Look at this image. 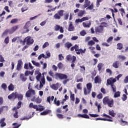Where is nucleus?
Wrapping results in <instances>:
<instances>
[{"mask_svg": "<svg viewBox=\"0 0 128 128\" xmlns=\"http://www.w3.org/2000/svg\"><path fill=\"white\" fill-rule=\"evenodd\" d=\"M42 58H48V57H46L44 54H42L38 56V60H42Z\"/></svg>", "mask_w": 128, "mask_h": 128, "instance_id": "c03bdc74", "label": "nucleus"}, {"mask_svg": "<svg viewBox=\"0 0 128 128\" xmlns=\"http://www.w3.org/2000/svg\"><path fill=\"white\" fill-rule=\"evenodd\" d=\"M101 92H102L104 94H106V89L104 88H102L100 89Z\"/></svg>", "mask_w": 128, "mask_h": 128, "instance_id": "052dcab7", "label": "nucleus"}, {"mask_svg": "<svg viewBox=\"0 0 128 128\" xmlns=\"http://www.w3.org/2000/svg\"><path fill=\"white\" fill-rule=\"evenodd\" d=\"M54 104L57 106H60V100H56V98H55L54 100Z\"/></svg>", "mask_w": 128, "mask_h": 128, "instance_id": "f704fd0d", "label": "nucleus"}, {"mask_svg": "<svg viewBox=\"0 0 128 128\" xmlns=\"http://www.w3.org/2000/svg\"><path fill=\"white\" fill-rule=\"evenodd\" d=\"M122 100L124 102L126 100L128 99V97L126 96V95L125 94H124L122 96Z\"/></svg>", "mask_w": 128, "mask_h": 128, "instance_id": "680f3d73", "label": "nucleus"}, {"mask_svg": "<svg viewBox=\"0 0 128 128\" xmlns=\"http://www.w3.org/2000/svg\"><path fill=\"white\" fill-rule=\"evenodd\" d=\"M94 9V3H92L90 5H89L88 8H86V10H92Z\"/></svg>", "mask_w": 128, "mask_h": 128, "instance_id": "09e8293b", "label": "nucleus"}, {"mask_svg": "<svg viewBox=\"0 0 128 128\" xmlns=\"http://www.w3.org/2000/svg\"><path fill=\"white\" fill-rule=\"evenodd\" d=\"M32 102H34L36 104H40L42 102V99L40 97L36 98V96H34L32 99Z\"/></svg>", "mask_w": 128, "mask_h": 128, "instance_id": "9b49d317", "label": "nucleus"}, {"mask_svg": "<svg viewBox=\"0 0 128 128\" xmlns=\"http://www.w3.org/2000/svg\"><path fill=\"white\" fill-rule=\"evenodd\" d=\"M52 112V110H46L45 111L40 113L41 116H46V114H50Z\"/></svg>", "mask_w": 128, "mask_h": 128, "instance_id": "4be33fe9", "label": "nucleus"}, {"mask_svg": "<svg viewBox=\"0 0 128 128\" xmlns=\"http://www.w3.org/2000/svg\"><path fill=\"white\" fill-rule=\"evenodd\" d=\"M74 50L76 52V54H84L86 52V50H84L82 48L80 49V47H78V44H75L74 46L71 47L70 49V52H74Z\"/></svg>", "mask_w": 128, "mask_h": 128, "instance_id": "7ed1b4c3", "label": "nucleus"}, {"mask_svg": "<svg viewBox=\"0 0 128 128\" xmlns=\"http://www.w3.org/2000/svg\"><path fill=\"white\" fill-rule=\"evenodd\" d=\"M120 92L119 91L115 92L114 98H120Z\"/></svg>", "mask_w": 128, "mask_h": 128, "instance_id": "a18cd8bd", "label": "nucleus"}, {"mask_svg": "<svg viewBox=\"0 0 128 128\" xmlns=\"http://www.w3.org/2000/svg\"><path fill=\"white\" fill-rule=\"evenodd\" d=\"M50 100L52 102V100H54V96H52L50 97V96H49L47 98V101L48 102H49V104H50Z\"/></svg>", "mask_w": 128, "mask_h": 128, "instance_id": "58836bf2", "label": "nucleus"}, {"mask_svg": "<svg viewBox=\"0 0 128 128\" xmlns=\"http://www.w3.org/2000/svg\"><path fill=\"white\" fill-rule=\"evenodd\" d=\"M76 56H73V59L72 61V64L70 65V66L72 67V70H74V66H76V64H74V62H76Z\"/></svg>", "mask_w": 128, "mask_h": 128, "instance_id": "a211bd4d", "label": "nucleus"}, {"mask_svg": "<svg viewBox=\"0 0 128 128\" xmlns=\"http://www.w3.org/2000/svg\"><path fill=\"white\" fill-rule=\"evenodd\" d=\"M84 14H86L85 10H80V12L78 14V16L80 18H82V16H84Z\"/></svg>", "mask_w": 128, "mask_h": 128, "instance_id": "bb28decb", "label": "nucleus"}, {"mask_svg": "<svg viewBox=\"0 0 128 128\" xmlns=\"http://www.w3.org/2000/svg\"><path fill=\"white\" fill-rule=\"evenodd\" d=\"M54 30H56V32L60 30V32L61 34H63L64 32V28L62 26H60L58 25V24H56L55 26Z\"/></svg>", "mask_w": 128, "mask_h": 128, "instance_id": "1a4fd4ad", "label": "nucleus"}, {"mask_svg": "<svg viewBox=\"0 0 128 128\" xmlns=\"http://www.w3.org/2000/svg\"><path fill=\"white\" fill-rule=\"evenodd\" d=\"M18 92H12L10 95L8 96V100H16V94Z\"/></svg>", "mask_w": 128, "mask_h": 128, "instance_id": "f8f14e48", "label": "nucleus"}, {"mask_svg": "<svg viewBox=\"0 0 128 128\" xmlns=\"http://www.w3.org/2000/svg\"><path fill=\"white\" fill-rule=\"evenodd\" d=\"M80 34L82 36H84L86 34V30H83L80 32Z\"/></svg>", "mask_w": 128, "mask_h": 128, "instance_id": "6e6d98bb", "label": "nucleus"}, {"mask_svg": "<svg viewBox=\"0 0 128 128\" xmlns=\"http://www.w3.org/2000/svg\"><path fill=\"white\" fill-rule=\"evenodd\" d=\"M96 44V42H94V40H91L88 42V45L90 46H94V44Z\"/></svg>", "mask_w": 128, "mask_h": 128, "instance_id": "49530a36", "label": "nucleus"}, {"mask_svg": "<svg viewBox=\"0 0 128 128\" xmlns=\"http://www.w3.org/2000/svg\"><path fill=\"white\" fill-rule=\"evenodd\" d=\"M98 70L100 72L102 68V63H99L98 65Z\"/></svg>", "mask_w": 128, "mask_h": 128, "instance_id": "8fccbe9b", "label": "nucleus"}, {"mask_svg": "<svg viewBox=\"0 0 128 128\" xmlns=\"http://www.w3.org/2000/svg\"><path fill=\"white\" fill-rule=\"evenodd\" d=\"M90 6V1L88 0H85V3L84 4V8H86Z\"/></svg>", "mask_w": 128, "mask_h": 128, "instance_id": "a878e982", "label": "nucleus"}, {"mask_svg": "<svg viewBox=\"0 0 128 128\" xmlns=\"http://www.w3.org/2000/svg\"><path fill=\"white\" fill-rule=\"evenodd\" d=\"M78 118H90V116L86 114H78Z\"/></svg>", "mask_w": 128, "mask_h": 128, "instance_id": "5701e85b", "label": "nucleus"}, {"mask_svg": "<svg viewBox=\"0 0 128 128\" xmlns=\"http://www.w3.org/2000/svg\"><path fill=\"white\" fill-rule=\"evenodd\" d=\"M58 58H59V60H62L64 58V56H62V54H60L58 55Z\"/></svg>", "mask_w": 128, "mask_h": 128, "instance_id": "0e129e2a", "label": "nucleus"}, {"mask_svg": "<svg viewBox=\"0 0 128 128\" xmlns=\"http://www.w3.org/2000/svg\"><path fill=\"white\" fill-rule=\"evenodd\" d=\"M56 116L58 118L62 119L64 117V115L62 114H56Z\"/></svg>", "mask_w": 128, "mask_h": 128, "instance_id": "4d7b16f0", "label": "nucleus"}, {"mask_svg": "<svg viewBox=\"0 0 128 128\" xmlns=\"http://www.w3.org/2000/svg\"><path fill=\"white\" fill-rule=\"evenodd\" d=\"M94 84H102V78L99 76H97L94 78Z\"/></svg>", "mask_w": 128, "mask_h": 128, "instance_id": "f3484780", "label": "nucleus"}, {"mask_svg": "<svg viewBox=\"0 0 128 128\" xmlns=\"http://www.w3.org/2000/svg\"><path fill=\"white\" fill-rule=\"evenodd\" d=\"M26 98H32V96H36V91L32 89L28 90L26 94Z\"/></svg>", "mask_w": 128, "mask_h": 128, "instance_id": "6e6552de", "label": "nucleus"}, {"mask_svg": "<svg viewBox=\"0 0 128 128\" xmlns=\"http://www.w3.org/2000/svg\"><path fill=\"white\" fill-rule=\"evenodd\" d=\"M26 44L30 45V44H34V40L32 39L30 37H27L26 38Z\"/></svg>", "mask_w": 128, "mask_h": 128, "instance_id": "dca6fc26", "label": "nucleus"}, {"mask_svg": "<svg viewBox=\"0 0 128 128\" xmlns=\"http://www.w3.org/2000/svg\"><path fill=\"white\" fill-rule=\"evenodd\" d=\"M20 78L22 80V82H26V76H24V74H20Z\"/></svg>", "mask_w": 128, "mask_h": 128, "instance_id": "e433bc0d", "label": "nucleus"}, {"mask_svg": "<svg viewBox=\"0 0 128 128\" xmlns=\"http://www.w3.org/2000/svg\"><path fill=\"white\" fill-rule=\"evenodd\" d=\"M95 31L96 32H104V27L102 26V25H100L96 28Z\"/></svg>", "mask_w": 128, "mask_h": 128, "instance_id": "ddd939ff", "label": "nucleus"}, {"mask_svg": "<svg viewBox=\"0 0 128 128\" xmlns=\"http://www.w3.org/2000/svg\"><path fill=\"white\" fill-rule=\"evenodd\" d=\"M4 42L5 44H8L10 42V38L8 36L7 38H6L4 40Z\"/></svg>", "mask_w": 128, "mask_h": 128, "instance_id": "bf43d9fd", "label": "nucleus"}, {"mask_svg": "<svg viewBox=\"0 0 128 128\" xmlns=\"http://www.w3.org/2000/svg\"><path fill=\"white\" fill-rule=\"evenodd\" d=\"M64 46L65 48H67L68 50H69L72 46V44L70 42H66L64 44Z\"/></svg>", "mask_w": 128, "mask_h": 128, "instance_id": "6ab92c4d", "label": "nucleus"}, {"mask_svg": "<svg viewBox=\"0 0 128 128\" xmlns=\"http://www.w3.org/2000/svg\"><path fill=\"white\" fill-rule=\"evenodd\" d=\"M22 40H21L20 37H17V42H22Z\"/></svg>", "mask_w": 128, "mask_h": 128, "instance_id": "774afa93", "label": "nucleus"}, {"mask_svg": "<svg viewBox=\"0 0 128 128\" xmlns=\"http://www.w3.org/2000/svg\"><path fill=\"white\" fill-rule=\"evenodd\" d=\"M103 104L104 106L106 104L109 108H112L114 106V99L110 98L108 96H105L102 100Z\"/></svg>", "mask_w": 128, "mask_h": 128, "instance_id": "f257e3e1", "label": "nucleus"}, {"mask_svg": "<svg viewBox=\"0 0 128 128\" xmlns=\"http://www.w3.org/2000/svg\"><path fill=\"white\" fill-rule=\"evenodd\" d=\"M50 88L54 90H58V86L54 84H52V85L50 86Z\"/></svg>", "mask_w": 128, "mask_h": 128, "instance_id": "c756f323", "label": "nucleus"}, {"mask_svg": "<svg viewBox=\"0 0 128 128\" xmlns=\"http://www.w3.org/2000/svg\"><path fill=\"white\" fill-rule=\"evenodd\" d=\"M122 48H124V45L122 44L118 43L117 44V50H122Z\"/></svg>", "mask_w": 128, "mask_h": 128, "instance_id": "4c0bfd02", "label": "nucleus"}, {"mask_svg": "<svg viewBox=\"0 0 128 128\" xmlns=\"http://www.w3.org/2000/svg\"><path fill=\"white\" fill-rule=\"evenodd\" d=\"M32 118V116H30L29 118H28V117H24V118H20V120H28L30 118Z\"/></svg>", "mask_w": 128, "mask_h": 128, "instance_id": "de8ad7c7", "label": "nucleus"}, {"mask_svg": "<svg viewBox=\"0 0 128 128\" xmlns=\"http://www.w3.org/2000/svg\"><path fill=\"white\" fill-rule=\"evenodd\" d=\"M12 110H13L14 112V114L13 115L14 118H18V110H13L12 109Z\"/></svg>", "mask_w": 128, "mask_h": 128, "instance_id": "c85d7f7f", "label": "nucleus"}, {"mask_svg": "<svg viewBox=\"0 0 128 128\" xmlns=\"http://www.w3.org/2000/svg\"><path fill=\"white\" fill-rule=\"evenodd\" d=\"M48 46H50L48 42H46L42 46V48H46Z\"/></svg>", "mask_w": 128, "mask_h": 128, "instance_id": "13d9d810", "label": "nucleus"}, {"mask_svg": "<svg viewBox=\"0 0 128 128\" xmlns=\"http://www.w3.org/2000/svg\"><path fill=\"white\" fill-rule=\"evenodd\" d=\"M118 58L119 60H120V62H122V60H126V58L124 56L120 55L118 56Z\"/></svg>", "mask_w": 128, "mask_h": 128, "instance_id": "a19ab883", "label": "nucleus"}, {"mask_svg": "<svg viewBox=\"0 0 128 128\" xmlns=\"http://www.w3.org/2000/svg\"><path fill=\"white\" fill-rule=\"evenodd\" d=\"M22 102L21 101H19L18 102V103L17 104H16V106H14L12 108H13V110H18L19 108H20L22 107Z\"/></svg>", "mask_w": 128, "mask_h": 128, "instance_id": "aec40b11", "label": "nucleus"}, {"mask_svg": "<svg viewBox=\"0 0 128 128\" xmlns=\"http://www.w3.org/2000/svg\"><path fill=\"white\" fill-rule=\"evenodd\" d=\"M58 66L59 70H62V68H64V64H62V63L60 62L58 64Z\"/></svg>", "mask_w": 128, "mask_h": 128, "instance_id": "603ef678", "label": "nucleus"}, {"mask_svg": "<svg viewBox=\"0 0 128 128\" xmlns=\"http://www.w3.org/2000/svg\"><path fill=\"white\" fill-rule=\"evenodd\" d=\"M74 58V56H72V55L68 54L66 56V60H68V62H70V60H72Z\"/></svg>", "mask_w": 128, "mask_h": 128, "instance_id": "c9c22d12", "label": "nucleus"}, {"mask_svg": "<svg viewBox=\"0 0 128 128\" xmlns=\"http://www.w3.org/2000/svg\"><path fill=\"white\" fill-rule=\"evenodd\" d=\"M86 88H84V94L85 96H88V94H90V92H92V83H88L86 84Z\"/></svg>", "mask_w": 128, "mask_h": 128, "instance_id": "39448f33", "label": "nucleus"}, {"mask_svg": "<svg viewBox=\"0 0 128 128\" xmlns=\"http://www.w3.org/2000/svg\"><path fill=\"white\" fill-rule=\"evenodd\" d=\"M76 88L78 90H82V83H78L77 84Z\"/></svg>", "mask_w": 128, "mask_h": 128, "instance_id": "e2e57ef3", "label": "nucleus"}, {"mask_svg": "<svg viewBox=\"0 0 128 128\" xmlns=\"http://www.w3.org/2000/svg\"><path fill=\"white\" fill-rule=\"evenodd\" d=\"M22 60H18L16 66V70H22Z\"/></svg>", "mask_w": 128, "mask_h": 128, "instance_id": "4468645a", "label": "nucleus"}, {"mask_svg": "<svg viewBox=\"0 0 128 128\" xmlns=\"http://www.w3.org/2000/svg\"><path fill=\"white\" fill-rule=\"evenodd\" d=\"M32 62L34 66H38V68H40V63L36 62L34 60H32Z\"/></svg>", "mask_w": 128, "mask_h": 128, "instance_id": "72a5a7b5", "label": "nucleus"}, {"mask_svg": "<svg viewBox=\"0 0 128 128\" xmlns=\"http://www.w3.org/2000/svg\"><path fill=\"white\" fill-rule=\"evenodd\" d=\"M68 32H74V26L72 24V22H69V26L68 28Z\"/></svg>", "mask_w": 128, "mask_h": 128, "instance_id": "2eb2a0df", "label": "nucleus"}, {"mask_svg": "<svg viewBox=\"0 0 128 128\" xmlns=\"http://www.w3.org/2000/svg\"><path fill=\"white\" fill-rule=\"evenodd\" d=\"M40 108H38V107ZM29 108H34V110H36V112H42L44 110V106H42V104L36 105V104H34V103L31 102L29 104Z\"/></svg>", "mask_w": 128, "mask_h": 128, "instance_id": "20e7f679", "label": "nucleus"}, {"mask_svg": "<svg viewBox=\"0 0 128 128\" xmlns=\"http://www.w3.org/2000/svg\"><path fill=\"white\" fill-rule=\"evenodd\" d=\"M64 10L58 11V12L54 16V20H60L62 16H64Z\"/></svg>", "mask_w": 128, "mask_h": 128, "instance_id": "423d86ee", "label": "nucleus"}, {"mask_svg": "<svg viewBox=\"0 0 128 128\" xmlns=\"http://www.w3.org/2000/svg\"><path fill=\"white\" fill-rule=\"evenodd\" d=\"M106 82V86H110L113 92H116V87L114 84L116 82V79L110 78L109 79L107 80Z\"/></svg>", "mask_w": 128, "mask_h": 128, "instance_id": "f03ea898", "label": "nucleus"}, {"mask_svg": "<svg viewBox=\"0 0 128 128\" xmlns=\"http://www.w3.org/2000/svg\"><path fill=\"white\" fill-rule=\"evenodd\" d=\"M104 2V0H96V8H98V6H100V2Z\"/></svg>", "mask_w": 128, "mask_h": 128, "instance_id": "3c124183", "label": "nucleus"}, {"mask_svg": "<svg viewBox=\"0 0 128 128\" xmlns=\"http://www.w3.org/2000/svg\"><path fill=\"white\" fill-rule=\"evenodd\" d=\"M18 18H14V19H12L10 22V24H18Z\"/></svg>", "mask_w": 128, "mask_h": 128, "instance_id": "79ce46f5", "label": "nucleus"}, {"mask_svg": "<svg viewBox=\"0 0 128 128\" xmlns=\"http://www.w3.org/2000/svg\"><path fill=\"white\" fill-rule=\"evenodd\" d=\"M88 48L90 50L92 54H96V51H94V50H96V48L92 47V46H90L88 47Z\"/></svg>", "mask_w": 128, "mask_h": 128, "instance_id": "ea45409f", "label": "nucleus"}, {"mask_svg": "<svg viewBox=\"0 0 128 128\" xmlns=\"http://www.w3.org/2000/svg\"><path fill=\"white\" fill-rule=\"evenodd\" d=\"M82 24L84 28H90L92 25V22H89L88 24H86V23L84 22L82 23Z\"/></svg>", "mask_w": 128, "mask_h": 128, "instance_id": "2f4dec72", "label": "nucleus"}, {"mask_svg": "<svg viewBox=\"0 0 128 128\" xmlns=\"http://www.w3.org/2000/svg\"><path fill=\"white\" fill-rule=\"evenodd\" d=\"M120 64V63L118 62V61H116L112 64V66L113 68H118V65Z\"/></svg>", "mask_w": 128, "mask_h": 128, "instance_id": "7c9ffc66", "label": "nucleus"}, {"mask_svg": "<svg viewBox=\"0 0 128 128\" xmlns=\"http://www.w3.org/2000/svg\"><path fill=\"white\" fill-rule=\"evenodd\" d=\"M32 76L34 74V70L32 71H28V70H26L24 74L25 76Z\"/></svg>", "mask_w": 128, "mask_h": 128, "instance_id": "cd10ccee", "label": "nucleus"}, {"mask_svg": "<svg viewBox=\"0 0 128 128\" xmlns=\"http://www.w3.org/2000/svg\"><path fill=\"white\" fill-rule=\"evenodd\" d=\"M113 40H114V37L111 36H110V37H109L108 38V39L107 40L106 42L108 44V43L110 42H112Z\"/></svg>", "mask_w": 128, "mask_h": 128, "instance_id": "864d4df0", "label": "nucleus"}, {"mask_svg": "<svg viewBox=\"0 0 128 128\" xmlns=\"http://www.w3.org/2000/svg\"><path fill=\"white\" fill-rule=\"evenodd\" d=\"M97 98L98 100H102V94L100 93L97 96Z\"/></svg>", "mask_w": 128, "mask_h": 128, "instance_id": "69168bd1", "label": "nucleus"}, {"mask_svg": "<svg viewBox=\"0 0 128 128\" xmlns=\"http://www.w3.org/2000/svg\"><path fill=\"white\" fill-rule=\"evenodd\" d=\"M70 98L72 102H74V94H72V92H70Z\"/></svg>", "mask_w": 128, "mask_h": 128, "instance_id": "5fc2aeb1", "label": "nucleus"}, {"mask_svg": "<svg viewBox=\"0 0 128 128\" xmlns=\"http://www.w3.org/2000/svg\"><path fill=\"white\" fill-rule=\"evenodd\" d=\"M54 76L56 78H60V80H66L68 78V76L66 74L60 73H56Z\"/></svg>", "mask_w": 128, "mask_h": 128, "instance_id": "0eeeda50", "label": "nucleus"}, {"mask_svg": "<svg viewBox=\"0 0 128 128\" xmlns=\"http://www.w3.org/2000/svg\"><path fill=\"white\" fill-rule=\"evenodd\" d=\"M18 29V25H16L14 26H12L11 28V32H10V34H12L13 32H16V30Z\"/></svg>", "mask_w": 128, "mask_h": 128, "instance_id": "412c9836", "label": "nucleus"}, {"mask_svg": "<svg viewBox=\"0 0 128 128\" xmlns=\"http://www.w3.org/2000/svg\"><path fill=\"white\" fill-rule=\"evenodd\" d=\"M16 98H18V100H22L24 98V96L22 94H18L17 92V94H16Z\"/></svg>", "mask_w": 128, "mask_h": 128, "instance_id": "393cba45", "label": "nucleus"}, {"mask_svg": "<svg viewBox=\"0 0 128 128\" xmlns=\"http://www.w3.org/2000/svg\"><path fill=\"white\" fill-rule=\"evenodd\" d=\"M109 114L110 116H111L113 118H114V116H116V114L114 112V110H112L111 111L109 110Z\"/></svg>", "mask_w": 128, "mask_h": 128, "instance_id": "37998d69", "label": "nucleus"}, {"mask_svg": "<svg viewBox=\"0 0 128 128\" xmlns=\"http://www.w3.org/2000/svg\"><path fill=\"white\" fill-rule=\"evenodd\" d=\"M106 72H108V74H112V71L111 70L110 68H107L106 70Z\"/></svg>", "mask_w": 128, "mask_h": 128, "instance_id": "338daca9", "label": "nucleus"}, {"mask_svg": "<svg viewBox=\"0 0 128 128\" xmlns=\"http://www.w3.org/2000/svg\"><path fill=\"white\" fill-rule=\"evenodd\" d=\"M8 88L10 91H14V84H10L8 86Z\"/></svg>", "mask_w": 128, "mask_h": 128, "instance_id": "473e14b6", "label": "nucleus"}, {"mask_svg": "<svg viewBox=\"0 0 128 128\" xmlns=\"http://www.w3.org/2000/svg\"><path fill=\"white\" fill-rule=\"evenodd\" d=\"M37 76L36 77V78L37 80V82H40V78H42V73H40V72H37Z\"/></svg>", "mask_w": 128, "mask_h": 128, "instance_id": "b1692460", "label": "nucleus"}, {"mask_svg": "<svg viewBox=\"0 0 128 128\" xmlns=\"http://www.w3.org/2000/svg\"><path fill=\"white\" fill-rule=\"evenodd\" d=\"M30 26V22H26L25 26H24V30H26V31L24 32V34H26V32H30V29L28 28Z\"/></svg>", "mask_w": 128, "mask_h": 128, "instance_id": "9d476101", "label": "nucleus"}]
</instances>
